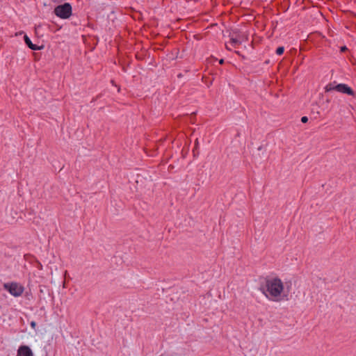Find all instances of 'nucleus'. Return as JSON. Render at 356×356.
Returning a JSON list of instances; mask_svg holds the SVG:
<instances>
[{"label": "nucleus", "instance_id": "obj_1", "mask_svg": "<svg viewBox=\"0 0 356 356\" xmlns=\"http://www.w3.org/2000/svg\"><path fill=\"white\" fill-rule=\"evenodd\" d=\"M284 284L277 277L265 279V286H261L260 290L269 300L277 301L280 300L284 291Z\"/></svg>", "mask_w": 356, "mask_h": 356}, {"label": "nucleus", "instance_id": "obj_2", "mask_svg": "<svg viewBox=\"0 0 356 356\" xmlns=\"http://www.w3.org/2000/svg\"><path fill=\"white\" fill-rule=\"evenodd\" d=\"M54 12L56 16L61 19H68L72 15V6L70 3H65L57 6Z\"/></svg>", "mask_w": 356, "mask_h": 356}, {"label": "nucleus", "instance_id": "obj_3", "mask_svg": "<svg viewBox=\"0 0 356 356\" xmlns=\"http://www.w3.org/2000/svg\"><path fill=\"white\" fill-rule=\"evenodd\" d=\"M4 289L15 297L20 296L24 292V287L16 282L6 283L4 284Z\"/></svg>", "mask_w": 356, "mask_h": 356}, {"label": "nucleus", "instance_id": "obj_4", "mask_svg": "<svg viewBox=\"0 0 356 356\" xmlns=\"http://www.w3.org/2000/svg\"><path fill=\"white\" fill-rule=\"evenodd\" d=\"M335 90L343 94H346L353 97H355V91L345 83H339L335 86Z\"/></svg>", "mask_w": 356, "mask_h": 356}, {"label": "nucleus", "instance_id": "obj_5", "mask_svg": "<svg viewBox=\"0 0 356 356\" xmlns=\"http://www.w3.org/2000/svg\"><path fill=\"white\" fill-rule=\"evenodd\" d=\"M17 356H33V354L28 346L23 345L18 348Z\"/></svg>", "mask_w": 356, "mask_h": 356}, {"label": "nucleus", "instance_id": "obj_6", "mask_svg": "<svg viewBox=\"0 0 356 356\" xmlns=\"http://www.w3.org/2000/svg\"><path fill=\"white\" fill-rule=\"evenodd\" d=\"M24 42L26 43V44L32 50H39V49H41L42 48V47H39L36 44H34L32 43L31 39L26 35H25L24 37Z\"/></svg>", "mask_w": 356, "mask_h": 356}, {"label": "nucleus", "instance_id": "obj_7", "mask_svg": "<svg viewBox=\"0 0 356 356\" xmlns=\"http://www.w3.org/2000/svg\"><path fill=\"white\" fill-rule=\"evenodd\" d=\"M193 154L194 157H197L199 155V142L198 139L195 141L194 148L193 149Z\"/></svg>", "mask_w": 356, "mask_h": 356}, {"label": "nucleus", "instance_id": "obj_8", "mask_svg": "<svg viewBox=\"0 0 356 356\" xmlns=\"http://www.w3.org/2000/svg\"><path fill=\"white\" fill-rule=\"evenodd\" d=\"M229 43L232 47H236V46L240 45L241 42L237 38H232Z\"/></svg>", "mask_w": 356, "mask_h": 356}, {"label": "nucleus", "instance_id": "obj_9", "mask_svg": "<svg viewBox=\"0 0 356 356\" xmlns=\"http://www.w3.org/2000/svg\"><path fill=\"white\" fill-rule=\"evenodd\" d=\"M325 92L335 90V86H334L333 83H330L325 87Z\"/></svg>", "mask_w": 356, "mask_h": 356}, {"label": "nucleus", "instance_id": "obj_10", "mask_svg": "<svg viewBox=\"0 0 356 356\" xmlns=\"http://www.w3.org/2000/svg\"><path fill=\"white\" fill-rule=\"evenodd\" d=\"M284 51V47H277V49H276V54H277V55H280H280H282V54H283Z\"/></svg>", "mask_w": 356, "mask_h": 356}, {"label": "nucleus", "instance_id": "obj_11", "mask_svg": "<svg viewBox=\"0 0 356 356\" xmlns=\"http://www.w3.org/2000/svg\"><path fill=\"white\" fill-rule=\"evenodd\" d=\"M286 284H287V283H286ZM286 288H287V293H289V286L286 285ZM282 299L288 300V293L284 294L282 296Z\"/></svg>", "mask_w": 356, "mask_h": 356}, {"label": "nucleus", "instance_id": "obj_12", "mask_svg": "<svg viewBox=\"0 0 356 356\" xmlns=\"http://www.w3.org/2000/svg\"><path fill=\"white\" fill-rule=\"evenodd\" d=\"M308 121V118L307 116H303L301 118V122L302 123H306Z\"/></svg>", "mask_w": 356, "mask_h": 356}, {"label": "nucleus", "instance_id": "obj_13", "mask_svg": "<svg viewBox=\"0 0 356 356\" xmlns=\"http://www.w3.org/2000/svg\"><path fill=\"white\" fill-rule=\"evenodd\" d=\"M30 325H31V327L33 329H35L37 325V324L35 321H31Z\"/></svg>", "mask_w": 356, "mask_h": 356}, {"label": "nucleus", "instance_id": "obj_14", "mask_svg": "<svg viewBox=\"0 0 356 356\" xmlns=\"http://www.w3.org/2000/svg\"><path fill=\"white\" fill-rule=\"evenodd\" d=\"M347 50H348V48H347L346 46H343V47H341V49H340L341 52H345V51H346Z\"/></svg>", "mask_w": 356, "mask_h": 356}, {"label": "nucleus", "instance_id": "obj_15", "mask_svg": "<svg viewBox=\"0 0 356 356\" xmlns=\"http://www.w3.org/2000/svg\"><path fill=\"white\" fill-rule=\"evenodd\" d=\"M194 118H195V113H191V115H190L191 122L192 123H193V119H194Z\"/></svg>", "mask_w": 356, "mask_h": 356}, {"label": "nucleus", "instance_id": "obj_16", "mask_svg": "<svg viewBox=\"0 0 356 356\" xmlns=\"http://www.w3.org/2000/svg\"><path fill=\"white\" fill-rule=\"evenodd\" d=\"M219 63H220V64H223V63H224V59H220V60H219Z\"/></svg>", "mask_w": 356, "mask_h": 356}, {"label": "nucleus", "instance_id": "obj_17", "mask_svg": "<svg viewBox=\"0 0 356 356\" xmlns=\"http://www.w3.org/2000/svg\"><path fill=\"white\" fill-rule=\"evenodd\" d=\"M226 49H228V50H230L229 47H228L227 45H226Z\"/></svg>", "mask_w": 356, "mask_h": 356}, {"label": "nucleus", "instance_id": "obj_18", "mask_svg": "<svg viewBox=\"0 0 356 356\" xmlns=\"http://www.w3.org/2000/svg\"><path fill=\"white\" fill-rule=\"evenodd\" d=\"M160 356H168V355H166L165 354H161Z\"/></svg>", "mask_w": 356, "mask_h": 356}, {"label": "nucleus", "instance_id": "obj_19", "mask_svg": "<svg viewBox=\"0 0 356 356\" xmlns=\"http://www.w3.org/2000/svg\"><path fill=\"white\" fill-rule=\"evenodd\" d=\"M95 99H93L92 100V102H95Z\"/></svg>", "mask_w": 356, "mask_h": 356}]
</instances>
